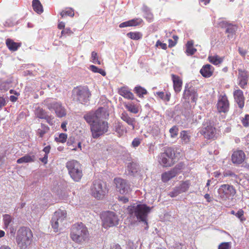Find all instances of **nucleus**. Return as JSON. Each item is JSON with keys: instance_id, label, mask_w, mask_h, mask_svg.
<instances>
[{"instance_id": "f257e3e1", "label": "nucleus", "mask_w": 249, "mask_h": 249, "mask_svg": "<svg viewBox=\"0 0 249 249\" xmlns=\"http://www.w3.org/2000/svg\"><path fill=\"white\" fill-rule=\"evenodd\" d=\"M151 208L146 204H133L127 208L130 219L132 222H141L143 223L148 228L147 216L151 211Z\"/></svg>"}, {"instance_id": "f03ea898", "label": "nucleus", "mask_w": 249, "mask_h": 249, "mask_svg": "<svg viewBox=\"0 0 249 249\" xmlns=\"http://www.w3.org/2000/svg\"><path fill=\"white\" fill-rule=\"evenodd\" d=\"M70 236L75 243L82 244L89 238L88 228L82 223L75 224L71 228Z\"/></svg>"}, {"instance_id": "7ed1b4c3", "label": "nucleus", "mask_w": 249, "mask_h": 249, "mask_svg": "<svg viewBox=\"0 0 249 249\" xmlns=\"http://www.w3.org/2000/svg\"><path fill=\"white\" fill-rule=\"evenodd\" d=\"M33 234L27 228L21 227L18 231L17 242L21 249H26L31 243Z\"/></svg>"}, {"instance_id": "20e7f679", "label": "nucleus", "mask_w": 249, "mask_h": 249, "mask_svg": "<svg viewBox=\"0 0 249 249\" xmlns=\"http://www.w3.org/2000/svg\"><path fill=\"white\" fill-rule=\"evenodd\" d=\"M92 196L97 199L103 198L107 193L106 184L101 180H94L90 187Z\"/></svg>"}, {"instance_id": "39448f33", "label": "nucleus", "mask_w": 249, "mask_h": 249, "mask_svg": "<svg viewBox=\"0 0 249 249\" xmlns=\"http://www.w3.org/2000/svg\"><path fill=\"white\" fill-rule=\"evenodd\" d=\"M66 167L71 178L75 181H79L83 176L81 165L77 161L72 160L67 163Z\"/></svg>"}, {"instance_id": "423d86ee", "label": "nucleus", "mask_w": 249, "mask_h": 249, "mask_svg": "<svg viewBox=\"0 0 249 249\" xmlns=\"http://www.w3.org/2000/svg\"><path fill=\"white\" fill-rule=\"evenodd\" d=\"M106 117V109L103 107H100L95 111H91L84 116L85 121L90 125L98 123Z\"/></svg>"}, {"instance_id": "0eeeda50", "label": "nucleus", "mask_w": 249, "mask_h": 249, "mask_svg": "<svg viewBox=\"0 0 249 249\" xmlns=\"http://www.w3.org/2000/svg\"><path fill=\"white\" fill-rule=\"evenodd\" d=\"M44 103L48 109L54 110L58 117L61 118L66 115V110L61 102L48 99L44 101Z\"/></svg>"}, {"instance_id": "6e6552de", "label": "nucleus", "mask_w": 249, "mask_h": 249, "mask_svg": "<svg viewBox=\"0 0 249 249\" xmlns=\"http://www.w3.org/2000/svg\"><path fill=\"white\" fill-rule=\"evenodd\" d=\"M108 124L102 119L98 123L91 125L90 130L92 136L94 139H97L107 132Z\"/></svg>"}, {"instance_id": "1a4fd4ad", "label": "nucleus", "mask_w": 249, "mask_h": 249, "mask_svg": "<svg viewBox=\"0 0 249 249\" xmlns=\"http://www.w3.org/2000/svg\"><path fill=\"white\" fill-rule=\"evenodd\" d=\"M101 218L105 228L113 227L118 224L119 219L114 212L107 211L103 213Z\"/></svg>"}, {"instance_id": "9d476101", "label": "nucleus", "mask_w": 249, "mask_h": 249, "mask_svg": "<svg viewBox=\"0 0 249 249\" xmlns=\"http://www.w3.org/2000/svg\"><path fill=\"white\" fill-rule=\"evenodd\" d=\"M218 197L223 200H226L230 197H233L236 190L233 186L229 184H222L217 190Z\"/></svg>"}, {"instance_id": "9b49d317", "label": "nucleus", "mask_w": 249, "mask_h": 249, "mask_svg": "<svg viewBox=\"0 0 249 249\" xmlns=\"http://www.w3.org/2000/svg\"><path fill=\"white\" fill-rule=\"evenodd\" d=\"M66 212L65 210H58L56 211L52 219V226L55 232L58 230L59 226L62 225L63 222L66 220Z\"/></svg>"}, {"instance_id": "f8f14e48", "label": "nucleus", "mask_w": 249, "mask_h": 249, "mask_svg": "<svg viewBox=\"0 0 249 249\" xmlns=\"http://www.w3.org/2000/svg\"><path fill=\"white\" fill-rule=\"evenodd\" d=\"M74 92L75 99L81 104L87 103L91 95L89 89L86 87L77 88Z\"/></svg>"}, {"instance_id": "ddd939ff", "label": "nucleus", "mask_w": 249, "mask_h": 249, "mask_svg": "<svg viewBox=\"0 0 249 249\" xmlns=\"http://www.w3.org/2000/svg\"><path fill=\"white\" fill-rule=\"evenodd\" d=\"M198 97L196 90L193 87L188 88V85L185 86L183 94V98L186 102H190L196 103Z\"/></svg>"}, {"instance_id": "4468645a", "label": "nucleus", "mask_w": 249, "mask_h": 249, "mask_svg": "<svg viewBox=\"0 0 249 249\" xmlns=\"http://www.w3.org/2000/svg\"><path fill=\"white\" fill-rule=\"evenodd\" d=\"M114 183L117 191L121 194H126L130 190V185L127 181L121 178L114 179Z\"/></svg>"}, {"instance_id": "2eb2a0df", "label": "nucleus", "mask_w": 249, "mask_h": 249, "mask_svg": "<svg viewBox=\"0 0 249 249\" xmlns=\"http://www.w3.org/2000/svg\"><path fill=\"white\" fill-rule=\"evenodd\" d=\"M215 128L210 124L206 126L204 124L200 130V133L207 139H213L215 135Z\"/></svg>"}, {"instance_id": "dca6fc26", "label": "nucleus", "mask_w": 249, "mask_h": 249, "mask_svg": "<svg viewBox=\"0 0 249 249\" xmlns=\"http://www.w3.org/2000/svg\"><path fill=\"white\" fill-rule=\"evenodd\" d=\"M217 108L220 113H225L229 111V103L226 96H223L219 99L217 104Z\"/></svg>"}, {"instance_id": "f3484780", "label": "nucleus", "mask_w": 249, "mask_h": 249, "mask_svg": "<svg viewBox=\"0 0 249 249\" xmlns=\"http://www.w3.org/2000/svg\"><path fill=\"white\" fill-rule=\"evenodd\" d=\"M249 78V74L248 71L238 70V84L242 89H245L247 85L248 79Z\"/></svg>"}, {"instance_id": "a211bd4d", "label": "nucleus", "mask_w": 249, "mask_h": 249, "mask_svg": "<svg viewBox=\"0 0 249 249\" xmlns=\"http://www.w3.org/2000/svg\"><path fill=\"white\" fill-rule=\"evenodd\" d=\"M180 169L176 167L169 171L163 173L161 175L162 180L164 182L168 181L170 179L175 177L179 172Z\"/></svg>"}, {"instance_id": "6ab92c4d", "label": "nucleus", "mask_w": 249, "mask_h": 249, "mask_svg": "<svg viewBox=\"0 0 249 249\" xmlns=\"http://www.w3.org/2000/svg\"><path fill=\"white\" fill-rule=\"evenodd\" d=\"M233 96L239 107L240 108H242L244 106L245 100L243 92L241 89H236L233 92Z\"/></svg>"}, {"instance_id": "aec40b11", "label": "nucleus", "mask_w": 249, "mask_h": 249, "mask_svg": "<svg viewBox=\"0 0 249 249\" xmlns=\"http://www.w3.org/2000/svg\"><path fill=\"white\" fill-rule=\"evenodd\" d=\"M245 155L242 150L235 151L232 155L231 160L234 163L240 164L244 160Z\"/></svg>"}, {"instance_id": "412c9836", "label": "nucleus", "mask_w": 249, "mask_h": 249, "mask_svg": "<svg viewBox=\"0 0 249 249\" xmlns=\"http://www.w3.org/2000/svg\"><path fill=\"white\" fill-rule=\"evenodd\" d=\"M121 119L131 126L133 130H134L136 123L135 118L130 117L126 112H124L121 114Z\"/></svg>"}, {"instance_id": "4be33fe9", "label": "nucleus", "mask_w": 249, "mask_h": 249, "mask_svg": "<svg viewBox=\"0 0 249 249\" xmlns=\"http://www.w3.org/2000/svg\"><path fill=\"white\" fill-rule=\"evenodd\" d=\"M142 21V20L141 18H134L131 20L121 23L119 25V27L124 28L126 27L136 26L140 24Z\"/></svg>"}, {"instance_id": "5701e85b", "label": "nucleus", "mask_w": 249, "mask_h": 249, "mask_svg": "<svg viewBox=\"0 0 249 249\" xmlns=\"http://www.w3.org/2000/svg\"><path fill=\"white\" fill-rule=\"evenodd\" d=\"M172 78L173 81V86L175 91L176 93H178L181 89L182 81L178 76L174 74H172Z\"/></svg>"}, {"instance_id": "b1692460", "label": "nucleus", "mask_w": 249, "mask_h": 249, "mask_svg": "<svg viewBox=\"0 0 249 249\" xmlns=\"http://www.w3.org/2000/svg\"><path fill=\"white\" fill-rule=\"evenodd\" d=\"M213 67L210 64H206L203 66L200 71V73L205 77H210L213 72Z\"/></svg>"}, {"instance_id": "393cba45", "label": "nucleus", "mask_w": 249, "mask_h": 249, "mask_svg": "<svg viewBox=\"0 0 249 249\" xmlns=\"http://www.w3.org/2000/svg\"><path fill=\"white\" fill-rule=\"evenodd\" d=\"M127 170L128 175L134 176L140 170V166L137 163L130 162L127 165Z\"/></svg>"}, {"instance_id": "a878e982", "label": "nucleus", "mask_w": 249, "mask_h": 249, "mask_svg": "<svg viewBox=\"0 0 249 249\" xmlns=\"http://www.w3.org/2000/svg\"><path fill=\"white\" fill-rule=\"evenodd\" d=\"M119 93L125 98L131 100L134 99L133 94L125 87L121 88L119 90Z\"/></svg>"}, {"instance_id": "bb28decb", "label": "nucleus", "mask_w": 249, "mask_h": 249, "mask_svg": "<svg viewBox=\"0 0 249 249\" xmlns=\"http://www.w3.org/2000/svg\"><path fill=\"white\" fill-rule=\"evenodd\" d=\"M223 25H224L225 27L227 28L226 32L229 34L228 36L229 37H230V36L232 37L233 35L235 33V32L237 30V27L235 25L228 24L227 22H222V26Z\"/></svg>"}, {"instance_id": "cd10ccee", "label": "nucleus", "mask_w": 249, "mask_h": 249, "mask_svg": "<svg viewBox=\"0 0 249 249\" xmlns=\"http://www.w3.org/2000/svg\"><path fill=\"white\" fill-rule=\"evenodd\" d=\"M155 94L164 102L166 103L170 101L171 93L169 92L166 91L164 92L163 91H159L157 92Z\"/></svg>"}, {"instance_id": "c85d7f7f", "label": "nucleus", "mask_w": 249, "mask_h": 249, "mask_svg": "<svg viewBox=\"0 0 249 249\" xmlns=\"http://www.w3.org/2000/svg\"><path fill=\"white\" fill-rule=\"evenodd\" d=\"M35 160V156L34 155H25L24 156L18 159L17 160L18 163H28L34 161Z\"/></svg>"}, {"instance_id": "c756f323", "label": "nucleus", "mask_w": 249, "mask_h": 249, "mask_svg": "<svg viewBox=\"0 0 249 249\" xmlns=\"http://www.w3.org/2000/svg\"><path fill=\"white\" fill-rule=\"evenodd\" d=\"M160 163L164 167L171 166L174 163L172 160L169 159L166 156H163L162 154L160 155Z\"/></svg>"}, {"instance_id": "7c9ffc66", "label": "nucleus", "mask_w": 249, "mask_h": 249, "mask_svg": "<svg viewBox=\"0 0 249 249\" xmlns=\"http://www.w3.org/2000/svg\"><path fill=\"white\" fill-rule=\"evenodd\" d=\"M180 138L183 144H187L190 142L191 136L187 131H182L180 133Z\"/></svg>"}, {"instance_id": "2f4dec72", "label": "nucleus", "mask_w": 249, "mask_h": 249, "mask_svg": "<svg viewBox=\"0 0 249 249\" xmlns=\"http://www.w3.org/2000/svg\"><path fill=\"white\" fill-rule=\"evenodd\" d=\"M6 44L8 49L12 51H16L20 47V44L14 42L12 39H7Z\"/></svg>"}, {"instance_id": "473e14b6", "label": "nucleus", "mask_w": 249, "mask_h": 249, "mask_svg": "<svg viewBox=\"0 0 249 249\" xmlns=\"http://www.w3.org/2000/svg\"><path fill=\"white\" fill-rule=\"evenodd\" d=\"M33 9L37 13L40 14L43 12V7L39 0H33L32 1Z\"/></svg>"}, {"instance_id": "72a5a7b5", "label": "nucleus", "mask_w": 249, "mask_h": 249, "mask_svg": "<svg viewBox=\"0 0 249 249\" xmlns=\"http://www.w3.org/2000/svg\"><path fill=\"white\" fill-rule=\"evenodd\" d=\"M125 108L131 113L136 114L139 112L138 106L132 102L124 104Z\"/></svg>"}, {"instance_id": "f704fd0d", "label": "nucleus", "mask_w": 249, "mask_h": 249, "mask_svg": "<svg viewBox=\"0 0 249 249\" xmlns=\"http://www.w3.org/2000/svg\"><path fill=\"white\" fill-rule=\"evenodd\" d=\"M50 130V128L46 125L41 123V127L38 128L36 131V134L40 138H43L44 135L48 133Z\"/></svg>"}, {"instance_id": "c9c22d12", "label": "nucleus", "mask_w": 249, "mask_h": 249, "mask_svg": "<svg viewBox=\"0 0 249 249\" xmlns=\"http://www.w3.org/2000/svg\"><path fill=\"white\" fill-rule=\"evenodd\" d=\"M190 186V181L188 180H186L185 181L181 182L180 184L177 187L178 190H179L180 193H182L186 192L188 190Z\"/></svg>"}, {"instance_id": "e433bc0d", "label": "nucleus", "mask_w": 249, "mask_h": 249, "mask_svg": "<svg viewBox=\"0 0 249 249\" xmlns=\"http://www.w3.org/2000/svg\"><path fill=\"white\" fill-rule=\"evenodd\" d=\"M161 154L163 156H166L169 159L172 160V161H173L174 157H175V153L172 148H168L166 149L164 152L162 153Z\"/></svg>"}, {"instance_id": "4c0bfd02", "label": "nucleus", "mask_w": 249, "mask_h": 249, "mask_svg": "<svg viewBox=\"0 0 249 249\" xmlns=\"http://www.w3.org/2000/svg\"><path fill=\"white\" fill-rule=\"evenodd\" d=\"M36 115V116L40 118L43 119L46 115H47V112L43 108L38 107L35 111Z\"/></svg>"}, {"instance_id": "58836bf2", "label": "nucleus", "mask_w": 249, "mask_h": 249, "mask_svg": "<svg viewBox=\"0 0 249 249\" xmlns=\"http://www.w3.org/2000/svg\"><path fill=\"white\" fill-rule=\"evenodd\" d=\"M134 91L140 97H142L143 95H145L147 93V90L141 86L136 87Z\"/></svg>"}, {"instance_id": "ea45409f", "label": "nucleus", "mask_w": 249, "mask_h": 249, "mask_svg": "<svg viewBox=\"0 0 249 249\" xmlns=\"http://www.w3.org/2000/svg\"><path fill=\"white\" fill-rule=\"evenodd\" d=\"M115 132H117L119 136L123 135L125 132L124 128L122 124L118 122L115 124Z\"/></svg>"}, {"instance_id": "a19ab883", "label": "nucleus", "mask_w": 249, "mask_h": 249, "mask_svg": "<svg viewBox=\"0 0 249 249\" xmlns=\"http://www.w3.org/2000/svg\"><path fill=\"white\" fill-rule=\"evenodd\" d=\"M208 59L211 63L215 65H218L222 62V59L217 55L210 56Z\"/></svg>"}, {"instance_id": "79ce46f5", "label": "nucleus", "mask_w": 249, "mask_h": 249, "mask_svg": "<svg viewBox=\"0 0 249 249\" xmlns=\"http://www.w3.org/2000/svg\"><path fill=\"white\" fill-rule=\"evenodd\" d=\"M3 220L5 228H7L9 226L12 225V219L10 215L7 214H4L3 215Z\"/></svg>"}, {"instance_id": "37998d69", "label": "nucleus", "mask_w": 249, "mask_h": 249, "mask_svg": "<svg viewBox=\"0 0 249 249\" xmlns=\"http://www.w3.org/2000/svg\"><path fill=\"white\" fill-rule=\"evenodd\" d=\"M127 36L133 40H138L142 38V34L140 32H129Z\"/></svg>"}, {"instance_id": "c03bdc74", "label": "nucleus", "mask_w": 249, "mask_h": 249, "mask_svg": "<svg viewBox=\"0 0 249 249\" xmlns=\"http://www.w3.org/2000/svg\"><path fill=\"white\" fill-rule=\"evenodd\" d=\"M89 69L93 72L100 73L103 76H105L106 74V72L102 69H99L94 65H91L89 67Z\"/></svg>"}, {"instance_id": "a18cd8bd", "label": "nucleus", "mask_w": 249, "mask_h": 249, "mask_svg": "<svg viewBox=\"0 0 249 249\" xmlns=\"http://www.w3.org/2000/svg\"><path fill=\"white\" fill-rule=\"evenodd\" d=\"M178 127L176 125L173 126L169 130V133H170L171 137L172 138H176L178 135Z\"/></svg>"}, {"instance_id": "49530a36", "label": "nucleus", "mask_w": 249, "mask_h": 249, "mask_svg": "<svg viewBox=\"0 0 249 249\" xmlns=\"http://www.w3.org/2000/svg\"><path fill=\"white\" fill-rule=\"evenodd\" d=\"M67 135L65 133H61L58 137L55 138V141L57 142L64 143L66 141Z\"/></svg>"}, {"instance_id": "de8ad7c7", "label": "nucleus", "mask_w": 249, "mask_h": 249, "mask_svg": "<svg viewBox=\"0 0 249 249\" xmlns=\"http://www.w3.org/2000/svg\"><path fill=\"white\" fill-rule=\"evenodd\" d=\"M60 15L62 18H64L66 16L73 17L74 16V13L71 9H70L67 10H64L62 11L60 13Z\"/></svg>"}, {"instance_id": "09e8293b", "label": "nucleus", "mask_w": 249, "mask_h": 249, "mask_svg": "<svg viewBox=\"0 0 249 249\" xmlns=\"http://www.w3.org/2000/svg\"><path fill=\"white\" fill-rule=\"evenodd\" d=\"M224 175L225 177H230L232 179L236 180L238 178V176L237 175L235 174L233 172L231 171H227L224 172Z\"/></svg>"}, {"instance_id": "8fccbe9b", "label": "nucleus", "mask_w": 249, "mask_h": 249, "mask_svg": "<svg viewBox=\"0 0 249 249\" xmlns=\"http://www.w3.org/2000/svg\"><path fill=\"white\" fill-rule=\"evenodd\" d=\"M181 194L179 190H178V187H176L174 188L173 190L170 192L169 194V196H170L172 197H174L178 196L179 194Z\"/></svg>"}, {"instance_id": "3c124183", "label": "nucleus", "mask_w": 249, "mask_h": 249, "mask_svg": "<svg viewBox=\"0 0 249 249\" xmlns=\"http://www.w3.org/2000/svg\"><path fill=\"white\" fill-rule=\"evenodd\" d=\"M244 211L242 209H240L235 214V215L240 219L241 222H243L246 220L243 216Z\"/></svg>"}, {"instance_id": "603ef678", "label": "nucleus", "mask_w": 249, "mask_h": 249, "mask_svg": "<svg viewBox=\"0 0 249 249\" xmlns=\"http://www.w3.org/2000/svg\"><path fill=\"white\" fill-rule=\"evenodd\" d=\"M231 244L229 242H223L218 246V249H230Z\"/></svg>"}, {"instance_id": "864d4df0", "label": "nucleus", "mask_w": 249, "mask_h": 249, "mask_svg": "<svg viewBox=\"0 0 249 249\" xmlns=\"http://www.w3.org/2000/svg\"><path fill=\"white\" fill-rule=\"evenodd\" d=\"M242 123L244 126L248 127L249 126V115L246 114L241 120Z\"/></svg>"}, {"instance_id": "5fc2aeb1", "label": "nucleus", "mask_w": 249, "mask_h": 249, "mask_svg": "<svg viewBox=\"0 0 249 249\" xmlns=\"http://www.w3.org/2000/svg\"><path fill=\"white\" fill-rule=\"evenodd\" d=\"M97 53L95 52H92L91 53V59L92 60V62L95 64H97L100 65L101 62L99 60H98L97 58Z\"/></svg>"}, {"instance_id": "6e6d98bb", "label": "nucleus", "mask_w": 249, "mask_h": 249, "mask_svg": "<svg viewBox=\"0 0 249 249\" xmlns=\"http://www.w3.org/2000/svg\"><path fill=\"white\" fill-rule=\"evenodd\" d=\"M156 46L160 47L161 49L165 50L167 48V45L165 43H162L160 40H158L156 44Z\"/></svg>"}, {"instance_id": "4d7b16f0", "label": "nucleus", "mask_w": 249, "mask_h": 249, "mask_svg": "<svg viewBox=\"0 0 249 249\" xmlns=\"http://www.w3.org/2000/svg\"><path fill=\"white\" fill-rule=\"evenodd\" d=\"M71 34H72V31H71V30L70 29V28H66V29H64V30H63L61 32V35L62 36H64V35H68V36H70L71 35Z\"/></svg>"}, {"instance_id": "13d9d810", "label": "nucleus", "mask_w": 249, "mask_h": 249, "mask_svg": "<svg viewBox=\"0 0 249 249\" xmlns=\"http://www.w3.org/2000/svg\"><path fill=\"white\" fill-rule=\"evenodd\" d=\"M141 143V140L139 138H135L132 142V145L134 147H138Z\"/></svg>"}, {"instance_id": "bf43d9fd", "label": "nucleus", "mask_w": 249, "mask_h": 249, "mask_svg": "<svg viewBox=\"0 0 249 249\" xmlns=\"http://www.w3.org/2000/svg\"><path fill=\"white\" fill-rule=\"evenodd\" d=\"M196 49L193 48L191 47L190 48H187L186 50V52L188 54L193 55L196 52Z\"/></svg>"}, {"instance_id": "052dcab7", "label": "nucleus", "mask_w": 249, "mask_h": 249, "mask_svg": "<svg viewBox=\"0 0 249 249\" xmlns=\"http://www.w3.org/2000/svg\"><path fill=\"white\" fill-rule=\"evenodd\" d=\"M43 119H45L46 122L50 125H52L53 124V118L52 116H49L47 114V115H46L45 118H44Z\"/></svg>"}, {"instance_id": "680f3d73", "label": "nucleus", "mask_w": 249, "mask_h": 249, "mask_svg": "<svg viewBox=\"0 0 249 249\" xmlns=\"http://www.w3.org/2000/svg\"><path fill=\"white\" fill-rule=\"evenodd\" d=\"M119 200L124 203H125L128 201V198L125 196H119Z\"/></svg>"}, {"instance_id": "e2e57ef3", "label": "nucleus", "mask_w": 249, "mask_h": 249, "mask_svg": "<svg viewBox=\"0 0 249 249\" xmlns=\"http://www.w3.org/2000/svg\"><path fill=\"white\" fill-rule=\"evenodd\" d=\"M6 105V101L5 99L1 96H0V108L5 106Z\"/></svg>"}, {"instance_id": "0e129e2a", "label": "nucleus", "mask_w": 249, "mask_h": 249, "mask_svg": "<svg viewBox=\"0 0 249 249\" xmlns=\"http://www.w3.org/2000/svg\"><path fill=\"white\" fill-rule=\"evenodd\" d=\"M238 50H239V53L242 56H245L246 55V54L247 53V51L243 49L239 48Z\"/></svg>"}, {"instance_id": "69168bd1", "label": "nucleus", "mask_w": 249, "mask_h": 249, "mask_svg": "<svg viewBox=\"0 0 249 249\" xmlns=\"http://www.w3.org/2000/svg\"><path fill=\"white\" fill-rule=\"evenodd\" d=\"M51 147L50 145L45 147L43 149V151L45 153L46 155H48L50 151Z\"/></svg>"}, {"instance_id": "338daca9", "label": "nucleus", "mask_w": 249, "mask_h": 249, "mask_svg": "<svg viewBox=\"0 0 249 249\" xmlns=\"http://www.w3.org/2000/svg\"><path fill=\"white\" fill-rule=\"evenodd\" d=\"M168 42H169L168 46H169V47H170V48L175 46L176 44V43H177L176 42L173 41L171 39L168 40Z\"/></svg>"}, {"instance_id": "774afa93", "label": "nucleus", "mask_w": 249, "mask_h": 249, "mask_svg": "<svg viewBox=\"0 0 249 249\" xmlns=\"http://www.w3.org/2000/svg\"><path fill=\"white\" fill-rule=\"evenodd\" d=\"M41 160L42 162L46 164L48 161V155L45 154L44 157L41 159Z\"/></svg>"}]
</instances>
